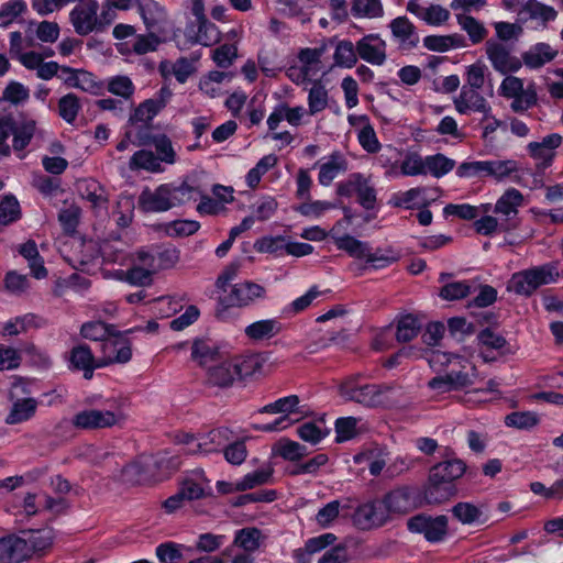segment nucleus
<instances>
[{"label": "nucleus", "instance_id": "f257e3e1", "mask_svg": "<svg viewBox=\"0 0 563 563\" xmlns=\"http://www.w3.org/2000/svg\"><path fill=\"white\" fill-rule=\"evenodd\" d=\"M198 186L183 181L159 185L154 191L145 190L140 196V205L147 212H164L197 200Z\"/></svg>", "mask_w": 563, "mask_h": 563}, {"label": "nucleus", "instance_id": "f03ea898", "mask_svg": "<svg viewBox=\"0 0 563 563\" xmlns=\"http://www.w3.org/2000/svg\"><path fill=\"white\" fill-rule=\"evenodd\" d=\"M559 277L555 264L548 263L511 275L507 283V290L518 296L529 297L539 287L554 283Z\"/></svg>", "mask_w": 563, "mask_h": 563}, {"label": "nucleus", "instance_id": "7ed1b4c3", "mask_svg": "<svg viewBox=\"0 0 563 563\" xmlns=\"http://www.w3.org/2000/svg\"><path fill=\"white\" fill-rule=\"evenodd\" d=\"M124 419L117 401H107L96 408L85 409L73 417V424L78 429L92 430L111 428Z\"/></svg>", "mask_w": 563, "mask_h": 563}, {"label": "nucleus", "instance_id": "20e7f679", "mask_svg": "<svg viewBox=\"0 0 563 563\" xmlns=\"http://www.w3.org/2000/svg\"><path fill=\"white\" fill-rule=\"evenodd\" d=\"M498 92L505 99L511 100L510 109L516 113L526 112L538 101L536 85L529 82L525 86L523 79L512 75L503 79Z\"/></svg>", "mask_w": 563, "mask_h": 563}, {"label": "nucleus", "instance_id": "39448f33", "mask_svg": "<svg viewBox=\"0 0 563 563\" xmlns=\"http://www.w3.org/2000/svg\"><path fill=\"white\" fill-rule=\"evenodd\" d=\"M461 369H451L445 375H439L428 382V387L438 394H445L465 389L475 383L477 377L476 366L468 360L462 358Z\"/></svg>", "mask_w": 563, "mask_h": 563}, {"label": "nucleus", "instance_id": "423d86ee", "mask_svg": "<svg viewBox=\"0 0 563 563\" xmlns=\"http://www.w3.org/2000/svg\"><path fill=\"white\" fill-rule=\"evenodd\" d=\"M266 298V288L252 280H243L230 286V289L219 297V303L224 308H245L257 300Z\"/></svg>", "mask_w": 563, "mask_h": 563}, {"label": "nucleus", "instance_id": "0eeeda50", "mask_svg": "<svg viewBox=\"0 0 563 563\" xmlns=\"http://www.w3.org/2000/svg\"><path fill=\"white\" fill-rule=\"evenodd\" d=\"M336 194L341 197H351L354 194L357 202L366 210H372L376 206V189L371 183V177L362 173H352L349 177L336 185Z\"/></svg>", "mask_w": 563, "mask_h": 563}, {"label": "nucleus", "instance_id": "6e6552de", "mask_svg": "<svg viewBox=\"0 0 563 563\" xmlns=\"http://www.w3.org/2000/svg\"><path fill=\"white\" fill-rule=\"evenodd\" d=\"M389 387L377 384L357 385L345 382L340 386V395L347 401L357 402L367 408H376L384 404Z\"/></svg>", "mask_w": 563, "mask_h": 563}, {"label": "nucleus", "instance_id": "1a4fd4ad", "mask_svg": "<svg viewBox=\"0 0 563 563\" xmlns=\"http://www.w3.org/2000/svg\"><path fill=\"white\" fill-rule=\"evenodd\" d=\"M485 53L493 68L503 75L517 73L522 67L521 58L515 54L511 44L489 38L485 43Z\"/></svg>", "mask_w": 563, "mask_h": 563}, {"label": "nucleus", "instance_id": "9d476101", "mask_svg": "<svg viewBox=\"0 0 563 563\" xmlns=\"http://www.w3.org/2000/svg\"><path fill=\"white\" fill-rule=\"evenodd\" d=\"M407 527L413 533L423 534L428 542L439 543L444 541L448 536L449 519L444 515L432 517L419 514L408 520Z\"/></svg>", "mask_w": 563, "mask_h": 563}, {"label": "nucleus", "instance_id": "9b49d317", "mask_svg": "<svg viewBox=\"0 0 563 563\" xmlns=\"http://www.w3.org/2000/svg\"><path fill=\"white\" fill-rule=\"evenodd\" d=\"M523 205V196L516 188L507 189L496 201L494 212L501 222L503 231H511L518 228V209Z\"/></svg>", "mask_w": 563, "mask_h": 563}, {"label": "nucleus", "instance_id": "f8f14e48", "mask_svg": "<svg viewBox=\"0 0 563 563\" xmlns=\"http://www.w3.org/2000/svg\"><path fill=\"white\" fill-rule=\"evenodd\" d=\"M69 12V21L75 32L80 36H86L90 33H99L97 12L100 5L97 0L78 1Z\"/></svg>", "mask_w": 563, "mask_h": 563}, {"label": "nucleus", "instance_id": "ddd939ff", "mask_svg": "<svg viewBox=\"0 0 563 563\" xmlns=\"http://www.w3.org/2000/svg\"><path fill=\"white\" fill-rule=\"evenodd\" d=\"M353 518L355 525L362 530L382 527L390 520L382 499H375L360 505Z\"/></svg>", "mask_w": 563, "mask_h": 563}, {"label": "nucleus", "instance_id": "4468645a", "mask_svg": "<svg viewBox=\"0 0 563 563\" xmlns=\"http://www.w3.org/2000/svg\"><path fill=\"white\" fill-rule=\"evenodd\" d=\"M136 11L146 31L167 33L168 13L159 2L156 0H137Z\"/></svg>", "mask_w": 563, "mask_h": 563}, {"label": "nucleus", "instance_id": "2eb2a0df", "mask_svg": "<svg viewBox=\"0 0 563 563\" xmlns=\"http://www.w3.org/2000/svg\"><path fill=\"white\" fill-rule=\"evenodd\" d=\"M356 52L364 62L382 66L387 59V43L379 34L369 33L356 42Z\"/></svg>", "mask_w": 563, "mask_h": 563}, {"label": "nucleus", "instance_id": "dca6fc26", "mask_svg": "<svg viewBox=\"0 0 563 563\" xmlns=\"http://www.w3.org/2000/svg\"><path fill=\"white\" fill-rule=\"evenodd\" d=\"M101 347L102 357L98 360V367H104L114 363L124 364L132 357L130 341L114 333L101 344Z\"/></svg>", "mask_w": 563, "mask_h": 563}, {"label": "nucleus", "instance_id": "f3484780", "mask_svg": "<svg viewBox=\"0 0 563 563\" xmlns=\"http://www.w3.org/2000/svg\"><path fill=\"white\" fill-rule=\"evenodd\" d=\"M562 136L558 133L547 135L541 142H531L527 148L530 156L537 162L539 169H545L551 166L555 150L561 145Z\"/></svg>", "mask_w": 563, "mask_h": 563}, {"label": "nucleus", "instance_id": "a211bd4d", "mask_svg": "<svg viewBox=\"0 0 563 563\" xmlns=\"http://www.w3.org/2000/svg\"><path fill=\"white\" fill-rule=\"evenodd\" d=\"M167 33L157 31H147L146 34H135V36L126 42L120 43L118 49L123 54L144 55L155 52L159 44L166 40Z\"/></svg>", "mask_w": 563, "mask_h": 563}, {"label": "nucleus", "instance_id": "6ab92c4d", "mask_svg": "<svg viewBox=\"0 0 563 563\" xmlns=\"http://www.w3.org/2000/svg\"><path fill=\"white\" fill-rule=\"evenodd\" d=\"M518 21L522 24L533 21L540 26H545L558 16L556 10L537 0H528L517 10Z\"/></svg>", "mask_w": 563, "mask_h": 563}, {"label": "nucleus", "instance_id": "aec40b11", "mask_svg": "<svg viewBox=\"0 0 563 563\" xmlns=\"http://www.w3.org/2000/svg\"><path fill=\"white\" fill-rule=\"evenodd\" d=\"M477 90L478 89L463 86L460 95L454 99L455 110L461 114L479 112L485 115V119H488L492 107Z\"/></svg>", "mask_w": 563, "mask_h": 563}, {"label": "nucleus", "instance_id": "412c9836", "mask_svg": "<svg viewBox=\"0 0 563 563\" xmlns=\"http://www.w3.org/2000/svg\"><path fill=\"white\" fill-rule=\"evenodd\" d=\"M232 440V431L228 428L212 429L198 435L196 448H190V454L207 455L217 453Z\"/></svg>", "mask_w": 563, "mask_h": 563}, {"label": "nucleus", "instance_id": "4be33fe9", "mask_svg": "<svg viewBox=\"0 0 563 563\" xmlns=\"http://www.w3.org/2000/svg\"><path fill=\"white\" fill-rule=\"evenodd\" d=\"M29 559V548L21 533L0 538V563H23Z\"/></svg>", "mask_w": 563, "mask_h": 563}, {"label": "nucleus", "instance_id": "5701e85b", "mask_svg": "<svg viewBox=\"0 0 563 563\" xmlns=\"http://www.w3.org/2000/svg\"><path fill=\"white\" fill-rule=\"evenodd\" d=\"M382 500L390 518L408 514L415 506L410 488L407 486L395 487L386 493Z\"/></svg>", "mask_w": 563, "mask_h": 563}, {"label": "nucleus", "instance_id": "b1692460", "mask_svg": "<svg viewBox=\"0 0 563 563\" xmlns=\"http://www.w3.org/2000/svg\"><path fill=\"white\" fill-rule=\"evenodd\" d=\"M325 161L319 163L318 181L321 186L328 187L340 175L349 168L345 155L340 151H333Z\"/></svg>", "mask_w": 563, "mask_h": 563}, {"label": "nucleus", "instance_id": "393cba45", "mask_svg": "<svg viewBox=\"0 0 563 563\" xmlns=\"http://www.w3.org/2000/svg\"><path fill=\"white\" fill-rule=\"evenodd\" d=\"M389 29L395 41L404 49H412L419 44V35L416 26L407 16H397L389 23Z\"/></svg>", "mask_w": 563, "mask_h": 563}, {"label": "nucleus", "instance_id": "a878e982", "mask_svg": "<svg viewBox=\"0 0 563 563\" xmlns=\"http://www.w3.org/2000/svg\"><path fill=\"white\" fill-rule=\"evenodd\" d=\"M406 9L431 26H440L446 23L451 15L450 11L440 4H431L424 8L418 2H408Z\"/></svg>", "mask_w": 563, "mask_h": 563}, {"label": "nucleus", "instance_id": "bb28decb", "mask_svg": "<svg viewBox=\"0 0 563 563\" xmlns=\"http://www.w3.org/2000/svg\"><path fill=\"white\" fill-rule=\"evenodd\" d=\"M306 109L302 106L289 107L286 102L278 103L267 118V125L271 131H275L283 120L290 125L298 126L301 124Z\"/></svg>", "mask_w": 563, "mask_h": 563}, {"label": "nucleus", "instance_id": "cd10ccee", "mask_svg": "<svg viewBox=\"0 0 563 563\" xmlns=\"http://www.w3.org/2000/svg\"><path fill=\"white\" fill-rule=\"evenodd\" d=\"M186 35L190 43L203 46H210L217 43L220 38L218 27L208 21V19L198 23L188 24L186 26Z\"/></svg>", "mask_w": 563, "mask_h": 563}, {"label": "nucleus", "instance_id": "c85d7f7f", "mask_svg": "<svg viewBox=\"0 0 563 563\" xmlns=\"http://www.w3.org/2000/svg\"><path fill=\"white\" fill-rule=\"evenodd\" d=\"M353 460L356 464L366 463L369 474L377 477L386 471L388 451L382 446L367 448L354 455Z\"/></svg>", "mask_w": 563, "mask_h": 563}, {"label": "nucleus", "instance_id": "c756f323", "mask_svg": "<svg viewBox=\"0 0 563 563\" xmlns=\"http://www.w3.org/2000/svg\"><path fill=\"white\" fill-rule=\"evenodd\" d=\"M466 472V463L457 457L448 459L431 467L429 475L434 481L454 484Z\"/></svg>", "mask_w": 563, "mask_h": 563}, {"label": "nucleus", "instance_id": "7c9ffc66", "mask_svg": "<svg viewBox=\"0 0 563 563\" xmlns=\"http://www.w3.org/2000/svg\"><path fill=\"white\" fill-rule=\"evenodd\" d=\"M559 52L550 44L540 42L529 47L521 56V62L530 69H538L552 62Z\"/></svg>", "mask_w": 563, "mask_h": 563}, {"label": "nucleus", "instance_id": "2f4dec72", "mask_svg": "<svg viewBox=\"0 0 563 563\" xmlns=\"http://www.w3.org/2000/svg\"><path fill=\"white\" fill-rule=\"evenodd\" d=\"M10 399L12 400V406L4 419L7 424H19L29 421L35 416L38 406L35 398H18L14 400L11 393Z\"/></svg>", "mask_w": 563, "mask_h": 563}, {"label": "nucleus", "instance_id": "473e14b6", "mask_svg": "<svg viewBox=\"0 0 563 563\" xmlns=\"http://www.w3.org/2000/svg\"><path fill=\"white\" fill-rule=\"evenodd\" d=\"M68 361L70 368L84 372L85 379H91L98 361L95 360L91 350L87 345H78L73 347L69 353Z\"/></svg>", "mask_w": 563, "mask_h": 563}, {"label": "nucleus", "instance_id": "72a5a7b5", "mask_svg": "<svg viewBox=\"0 0 563 563\" xmlns=\"http://www.w3.org/2000/svg\"><path fill=\"white\" fill-rule=\"evenodd\" d=\"M452 516L462 525H484L487 516L482 506L468 501H460L451 509Z\"/></svg>", "mask_w": 563, "mask_h": 563}, {"label": "nucleus", "instance_id": "f704fd0d", "mask_svg": "<svg viewBox=\"0 0 563 563\" xmlns=\"http://www.w3.org/2000/svg\"><path fill=\"white\" fill-rule=\"evenodd\" d=\"M236 379L231 358L209 367L207 372V383L211 386L227 388L232 386Z\"/></svg>", "mask_w": 563, "mask_h": 563}, {"label": "nucleus", "instance_id": "c9c22d12", "mask_svg": "<svg viewBox=\"0 0 563 563\" xmlns=\"http://www.w3.org/2000/svg\"><path fill=\"white\" fill-rule=\"evenodd\" d=\"M81 198L90 202L96 210H106L108 198L101 185L93 179H85L77 184Z\"/></svg>", "mask_w": 563, "mask_h": 563}, {"label": "nucleus", "instance_id": "e433bc0d", "mask_svg": "<svg viewBox=\"0 0 563 563\" xmlns=\"http://www.w3.org/2000/svg\"><path fill=\"white\" fill-rule=\"evenodd\" d=\"M456 492L454 484L434 481L432 476L429 475V484L424 492V499L430 505H440L454 497Z\"/></svg>", "mask_w": 563, "mask_h": 563}, {"label": "nucleus", "instance_id": "4c0bfd02", "mask_svg": "<svg viewBox=\"0 0 563 563\" xmlns=\"http://www.w3.org/2000/svg\"><path fill=\"white\" fill-rule=\"evenodd\" d=\"M219 346L210 339H196L191 344V360L200 366L219 360Z\"/></svg>", "mask_w": 563, "mask_h": 563}, {"label": "nucleus", "instance_id": "58836bf2", "mask_svg": "<svg viewBox=\"0 0 563 563\" xmlns=\"http://www.w3.org/2000/svg\"><path fill=\"white\" fill-rule=\"evenodd\" d=\"M24 543L29 548V558L33 553L44 551L53 543V531L48 528L38 530H23L20 532Z\"/></svg>", "mask_w": 563, "mask_h": 563}, {"label": "nucleus", "instance_id": "ea45409f", "mask_svg": "<svg viewBox=\"0 0 563 563\" xmlns=\"http://www.w3.org/2000/svg\"><path fill=\"white\" fill-rule=\"evenodd\" d=\"M280 330L282 325L276 319H265L249 324L244 333L250 340L262 341L274 338Z\"/></svg>", "mask_w": 563, "mask_h": 563}, {"label": "nucleus", "instance_id": "a19ab883", "mask_svg": "<svg viewBox=\"0 0 563 563\" xmlns=\"http://www.w3.org/2000/svg\"><path fill=\"white\" fill-rule=\"evenodd\" d=\"M153 275L154 274L151 273V269H146L135 263H133L129 269H119L114 274L119 280L126 282L128 284L136 287L151 286L153 283Z\"/></svg>", "mask_w": 563, "mask_h": 563}, {"label": "nucleus", "instance_id": "79ce46f5", "mask_svg": "<svg viewBox=\"0 0 563 563\" xmlns=\"http://www.w3.org/2000/svg\"><path fill=\"white\" fill-rule=\"evenodd\" d=\"M36 130V122L33 119H22L15 126L13 123V150L23 151L31 142Z\"/></svg>", "mask_w": 563, "mask_h": 563}, {"label": "nucleus", "instance_id": "37998d69", "mask_svg": "<svg viewBox=\"0 0 563 563\" xmlns=\"http://www.w3.org/2000/svg\"><path fill=\"white\" fill-rule=\"evenodd\" d=\"M426 192L427 188L424 187H415L406 191H399L393 195L390 203L398 208L413 209L416 206L420 207L423 200H428L424 197Z\"/></svg>", "mask_w": 563, "mask_h": 563}, {"label": "nucleus", "instance_id": "c03bdc74", "mask_svg": "<svg viewBox=\"0 0 563 563\" xmlns=\"http://www.w3.org/2000/svg\"><path fill=\"white\" fill-rule=\"evenodd\" d=\"M166 106L164 98L147 99L140 103L130 118L131 122L147 123L156 117Z\"/></svg>", "mask_w": 563, "mask_h": 563}, {"label": "nucleus", "instance_id": "a18cd8bd", "mask_svg": "<svg viewBox=\"0 0 563 563\" xmlns=\"http://www.w3.org/2000/svg\"><path fill=\"white\" fill-rule=\"evenodd\" d=\"M456 20L460 27L467 33L468 38L473 44H478L487 37L488 30L474 16L457 14Z\"/></svg>", "mask_w": 563, "mask_h": 563}, {"label": "nucleus", "instance_id": "49530a36", "mask_svg": "<svg viewBox=\"0 0 563 563\" xmlns=\"http://www.w3.org/2000/svg\"><path fill=\"white\" fill-rule=\"evenodd\" d=\"M274 468L271 464L262 466L252 473H247L238 482L239 490H249L272 482Z\"/></svg>", "mask_w": 563, "mask_h": 563}, {"label": "nucleus", "instance_id": "de8ad7c7", "mask_svg": "<svg viewBox=\"0 0 563 563\" xmlns=\"http://www.w3.org/2000/svg\"><path fill=\"white\" fill-rule=\"evenodd\" d=\"M19 252L29 261L30 269L35 278L41 279L46 277L47 271L44 267L43 260L38 254L37 246L34 241H27L22 244Z\"/></svg>", "mask_w": 563, "mask_h": 563}, {"label": "nucleus", "instance_id": "09e8293b", "mask_svg": "<svg viewBox=\"0 0 563 563\" xmlns=\"http://www.w3.org/2000/svg\"><path fill=\"white\" fill-rule=\"evenodd\" d=\"M487 177L503 181L519 172L518 163L514 159L486 161Z\"/></svg>", "mask_w": 563, "mask_h": 563}, {"label": "nucleus", "instance_id": "8fccbe9b", "mask_svg": "<svg viewBox=\"0 0 563 563\" xmlns=\"http://www.w3.org/2000/svg\"><path fill=\"white\" fill-rule=\"evenodd\" d=\"M351 13L356 19H379L384 15L380 0H353Z\"/></svg>", "mask_w": 563, "mask_h": 563}, {"label": "nucleus", "instance_id": "3c124183", "mask_svg": "<svg viewBox=\"0 0 563 563\" xmlns=\"http://www.w3.org/2000/svg\"><path fill=\"white\" fill-rule=\"evenodd\" d=\"M358 54L356 52V44L351 41H340L334 49L333 59L334 64L343 68H352L357 63Z\"/></svg>", "mask_w": 563, "mask_h": 563}, {"label": "nucleus", "instance_id": "603ef678", "mask_svg": "<svg viewBox=\"0 0 563 563\" xmlns=\"http://www.w3.org/2000/svg\"><path fill=\"white\" fill-rule=\"evenodd\" d=\"M129 167L132 170L145 169L151 173L163 172L162 165L153 152L140 150L133 154L130 159Z\"/></svg>", "mask_w": 563, "mask_h": 563}, {"label": "nucleus", "instance_id": "864d4df0", "mask_svg": "<svg viewBox=\"0 0 563 563\" xmlns=\"http://www.w3.org/2000/svg\"><path fill=\"white\" fill-rule=\"evenodd\" d=\"M455 167V161L438 153L426 156V175L430 174L435 178H441L449 174Z\"/></svg>", "mask_w": 563, "mask_h": 563}, {"label": "nucleus", "instance_id": "5fc2aeb1", "mask_svg": "<svg viewBox=\"0 0 563 563\" xmlns=\"http://www.w3.org/2000/svg\"><path fill=\"white\" fill-rule=\"evenodd\" d=\"M334 242L339 250L345 251L352 257L364 260V257L368 255V244L352 235L344 234L334 238Z\"/></svg>", "mask_w": 563, "mask_h": 563}, {"label": "nucleus", "instance_id": "6e6d98bb", "mask_svg": "<svg viewBox=\"0 0 563 563\" xmlns=\"http://www.w3.org/2000/svg\"><path fill=\"white\" fill-rule=\"evenodd\" d=\"M262 543V532L256 528H243L235 533L234 544L246 553L255 552Z\"/></svg>", "mask_w": 563, "mask_h": 563}, {"label": "nucleus", "instance_id": "4d7b16f0", "mask_svg": "<svg viewBox=\"0 0 563 563\" xmlns=\"http://www.w3.org/2000/svg\"><path fill=\"white\" fill-rule=\"evenodd\" d=\"M360 419L355 417H342L335 421V441L338 443L350 441L361 433Z\"/></svg>", "mask_w": 563, "mask_h": 563}, {"label": "nucleus", "instance_id": "13d9d810", "mask_svg": "<svg viewBox=\"0 0 563 563\" xmlns=\"http://www.w3.org/2000/svg\"><path fill=\"white\" fill-rule=\"evenodd\" d=\"M299 405V397L296 395L286 396L275 400L274 402L267 404L262 407L260 413H280L284 417H288L290 413L297 411Z\"/></svg>", "mask_w": 563, "mask_h": 563}, {"label": "nucleus", "instance_id": "bf43d9fd", "mask_svg": "<svg viewBox=\"0 0 563 563\" xmlns=\"http://www.w3.org/2000/svg\"><path fill=\"white\" fill-rule=\"evenodd\" d=\"M114 327L101 321H92L82 324L80 333L84 338L101 341L102 343L113 335Z\"/></svg>", "mask_w": 563, "mask_h": 563}, {"label": "nucleus", "instance_id": "052dcab7", "mask_svg": "<svg viewBox=\"0 0 563 563\" xmlns=\"http://www.w3.org/2000/svg\"><path fill=\"white\" fill-rule=\"evenodd\" d=\"M107 90L112 95L128 100L133 96L135 86L130 77L118 75L107 80Z\"/></svg>", "mask_w": 563, "mask_h": 563}, {"label": "nucleus", "instance_id": "680f3d73", "mask_svg": "<svg viewBox=\"0 0 563 563\" xmlns=\"http://www.w3.org/2000/svg\"><path fill=\"white\" fill-rule=\"evenodd\" d=\"M328 91L321 84H313L308 93V112L314 115L328 107Z\"/></svg>", "mask_w": 563, "mask_h": 563}, {"label": "nucleus", "instance_id": "e2e57ef3", "mask_svg": "<svg viewBox=\"0 0 563 563\" xmlns=\"http://www.w3.org/2000/svg\"><path fill=\"white\" fill-rule=\"evenodd\" d=\"M81 109L79 98L75 93H67L58 101V114L67 123H74Z\"/></svg>", "mask_w": 563, "mask_h": 563}, {"label": "nucleus", "instance_id": "0e129e2a", "mask_svg": "<svg viewBox=\"0 0 563 563\" xmlns=\"http://www.w3.org/2000/svg\"><path fill=\"white\" fill-rule=\"evenodd\" d=\"M420 323L417 318L407 314L399 319L396 330V339L398 342H408L418 335Z\"/></svg>", "mask_w": 563, "mask_h": 563}, {"label": "nucleus", "instance_id": "69168bd1", "mask_svg": "<svg viewBox=\"0 0 563 563\" xmlns=\"http://www.w3.org/2000/svg\"><path fill=\"white\" fill-rule=\"evenodd\" d=\"M276 453L287 461H298L307 455L305 445L296 441L283 439L276 444Z\"/></svg>", "mask_w": 563, "mask_h": 563}, {"label": "nucleus", "instance_id": "338daca9", "mask_svg": "<svg viewBox=\"0 0 563 563\" xmlns=\"http://www.w3.org/2000/svg\"><path fill=\"white\" fill-rule=\"evenodd\" d=\"M329 429L322 428L314 422H305L297 428V435L305 442L312 445L321 442L328 434Z\"/></svg>", "mask_w": 563, "mask_h": 563}, {"label": "nucleus", "instance_id": "774afa93", "mask_svg": "<svg viewBox=\"0 0 563 563\" xmlns=\"http://www.w3.org/2000/svg\"><path fill=\"white\" fill-rule=\"evenodd\" d=\"M26 10L23 0H10L0 7V27L9 26Z\"/></svg>", "mask_w": 563, "mask_h": 563}]
</instances>
